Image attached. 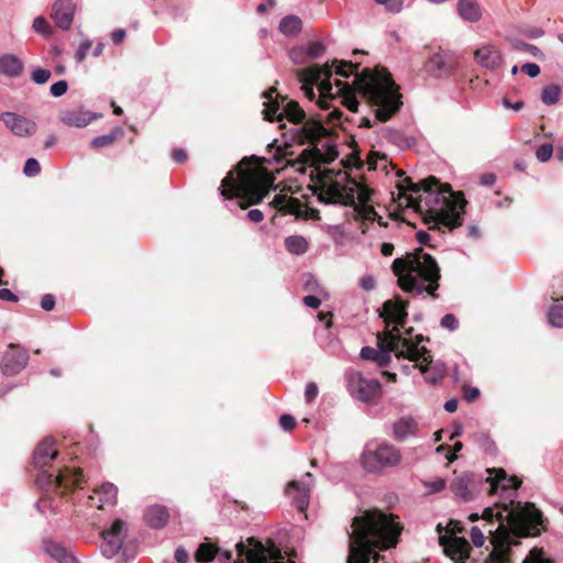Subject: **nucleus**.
Returning a JSON list of instances; mask_svg holds the SVG:
<instances>
[{"label":"nucleus","mask_w":563,"mask_h":563,"mask_svg":"<svg viewBox=\"0 0 563 563\" xmlns=\"http://www.w3.org/2000/svg\"><path fill=\"white\" fill-rule=\"evenodd\" d=\"M357 66L352 62H338L324 64L323 66L312 65L297 71V79L301 89L309 100L316 98L313 87L318 88V103L321 108H329V101L339 99L352 112H357L360 102L356 93L361 95L374 110L379 121H387L395 114L400 104V95L395 89V84L385 70H372L364 68L355 75L353 85L336 79L331 82L333 74L341 77H350Z\"/></svg>","instance_id":"nucleus-1"},{"label":"nucleus","mask_w":563,"mask_h":563,"mask_svg":"<svg viewBox=\"0 0 563 563\" xmlns=\"http://www.w3.org/2000/svg\"><path fill=\"white\" fill-rule=\"evenodd\" d=\"M543 522L542 512L531 503L518 504L515 509L503 504L501 508L484 510L482 525L471 528L470 538L476 548H482L488 539L489 553L484 563H511L520 539L540 534Z\"/></svg>","instance_id":"nucleus-2"},{"label":"nucleus","mask_w":563,"mask_h":563,"mask_svg":"<svg viewBox=\"0 0 563 563\" xmlns=\"http://www.w3.org/2000/svg\"><path fill=\"white\" fill-rule=\"evenodd\" d=\"M263 115L267 121L279 123L283 135H289V141L303 144L309 143L310 147L303 150L307 161L311 164H330L339 156L336 144L321 121L307 118L306 112L296 101H286L269 89L263 93Z\"/></svg>","instance_id":"nucleus-3"},{"label":"nucleus","mask_w":563,"mask_h":563,"mask_svg":"<svg viewBox=\"0 0 563 563\" xmlns=\"http://www.w3.org/2000/svg\"><path fill=\"white\" fill-rule=\"evenodd\" d=\"M397 188L407 206L417 212L427 213L434 224H443L450 229L461 225L466 200L461 194L453 192L451 189H440L434 177L424 179L420 184L405 177Z\"/></svg>","instance_id":"nucleus-4"},{"label":"nucleus","mask_w":563,"mask_h":563,"mask_svg":"<svg viewBox=\"0 0 563 563\" xmlns=\"http://www.w3.org/2000/svg\"><path fill=\"white\" fill-rule=\"evenodd\" d=\"M401 532L399 523L383 511L366 510L353 518L347 532V563H378L376 549L386 550L397 544Z\"/></svg>","instance_id":"nucleus-5"},{"label":"nucleus","mask_w":563,"mask_h":563,"mask_svg":"<svg viewBox=\"0 0 563 563\" xmlns=\"http://www.w3.org/2000/svg\"><path fill=\"white\" fill-rule=\"evenodd\" d=\"M391 268L404 291L415 296L427 294L432 298H438L440 267L435 258L423 250H417L394 260Z\"/></svg>","instance_id":"nucleus-6"},{"label":"nucleus","mask_w":563,"mask_h":563,"mask_svg":"<svg viewBox=\"0 0 563 563\" xmlns=\"http://www.w3.org/2000/svg\"><path fill=\"white\" fill-rule=\"evenodd\" d=\"M408 303L400 298L386 300L379 310V317L384 319L386 328L383 334L377 336L378 355L376 364L378 367H386L391 362V353L397 358H417L418 350H412L415 340L405 338L399 331L407 321Z\"/></svg>","instance_id":"nucleus-7"},{"label":"nucleus","mask_w":563,"mask_h":563,"mask_svg":"<svg viewBox=\"0 0 563 563\" xmlns=\"http://www.w3.org/2000/svg\"><path fill=\"white\" fill-rule=\"evenodd\" d=\"M273 187V177L265 170L251 166L244 157L235 170L228 173L219 188L220 195L227 199L233 197L241 200V209L260 203Z\"/></svg>","instance_id":"nucleus-8"},{"label":"nucleus","mask_w":563,"mask_h":563,"mask_svg":"<svg viewBox=\"0 0 563 563\" xmlns=\"http://www.w3.org/2000/svg\"><path fill=\"white\" fill-rule=\"evenodd\" d=\"M333 170L325 169L322 178L313 190L320 202L324 205L353 206L356 201L365 203L372 191L355 179L349 178L345 172L339 170L332 177Z\"/></svg>","instance_id":"nucleus-9"},{"label":"nucleus","mask_w":563,"mask_h":563,"mask_svg":"<svg viewBox=\"0 0 563 563\" xmlns=\"http://www.w3.org/2000/svg\"><path fill=\"white\" fill-rule=\"evenodd\" d=\"M487 473L492 475V472L487 470ZM510 481L506 477V474L503 470H499L496 472V476L492 477L488 476L484 481L482 477L475 475L474 473H463L461 475H457L453 478L451 483V489L455 497L463 501H471L474 499V488L477 483H482L484 486V489L493 495L497 494L499 489L503 490V493L507 494V497L510 499L509 504L511 505L514 503V498L516 497V492L510 486Z\"/></svg>","instance_id":"nucleus-10"},{"label":"nucleus","mask_w":563,"mask_h":563,"mask_svg":"<svg viewBox=\"0 0 563 563\" xmlns=\"http://www.w3.org/2000/svg\"><path fill=\"white\" fill-rule=\"evenodd\" d=\"M401 461V451L388 442L366 444L360 459L362 467L369 473H380L386 468H395L400 465Z\"/></svg>","instance_id":"nucleus-11"},{"label":"nucleus","mask_w":563,"mask_h":563,"mask_svg":"<svg viewBox=\"0 0 563 563\" xmlns=\"http://www.w3.org/2000/svg\"><path fill=\"white\" fill-rule=\"evenodd\" d=\"M424 341H428V339L423 335H416L412 350H418L419 356L417 358H409V361L416 363L415 367L420 369L426 382L437 384L443 378L445 369L443 364L432 361L429 350L421 345Z\"/></svg>","instance_id":"nucleus-12"},{"label":"nucleus","mask_w":563,"mask_h":563,"mask_svg":"<svg viewBox=\"0 0 563 563\" xmlns=\"http://www.w3.org/2000/svg\"><path fill=\"white\" fill-rule=\"evenodd\" d=\"M346 380L350 395L358 401L372 402L380 393V383L365 378L360 372L347 373Z\"/></svg>","instance_id":"nucleus-13"},{"label":"nucleus","mask_w":563,"mask_h":563,"mask_svg":"<svg viewBox=\"0 0 563 563\" xmlns=\"http://www.w3.org/2000/svg\"><path fill=\"white\" fill-rule=\"evenodd\" d=\"M314 483L313 474L307 472L300 479H292L285 486V495L300 512H305L309 506L310 492Z\"/></svg>","instance_id":"nucleus-14"},{"label":"nucleus","mask_w":563,"mask_h":563,"mask_svg":"<svg viewBox=\"0 0 563 563\" xmlns=\"http://www.w3.org/2000/svg\"><path fill=\"white\" fill-rule=\"evenodd\" d=\"M0 121L16 137L27 139L36 134L37 124L35 121L12 111L0 113Z\"/></svg>","instance_id":"nucleus-15"},{"label":"nucleus","mask_w":563,"mask_h":563,"mask_svg":"<svg viewBox=\"0 0 563 563\" xmlns=\"http://www.w3.org/2000/svg\"><path fill=\"white\" fill-rule=\"evenodd\" d=\"M84 474L78 468H65L54 475L47 471H41L37 475L36 482L41 486L55 485L56 487L71 488L78 486L82 481Z\"/></svg>","instance_id":"nucleus-16"},{"label":"nucleus","mask_w":563,"mask_h":563,"mask_svg":"<svg viewBox=\"0 0 563 563\" xmlns=\"http://www.w3.org/2000/svg\"><path fill=\"white\" fill-rule=\"evenodd\" d=\"M125 538V525L122 520L117 519L109 530L103 532V541L100 550L103 556L111 559L115 556L123 545Z\"/></svg>","instance_id":"nucleus-17"},{"label":"nucleus","mask_w":563,"mask_h":563,"mask_svg":"<svg viewBox=\"0 0 563 563\" xmlns=\"http://www.w3.org/2000/svg\"><path fill=\"white\" fill-rule=\"evenodd\" d=\"M29 353L24 347L10 344L1 361V372L5 376H14L25 368Z\"/></svg>","instance_id":"nucleus-18"},{"label":"nucleus","mask_w":563,"mask_h":563,"mask_svg":"<svg viewBox=\"0 0 563 563\" xmlns=\"http://www.w3.org/2000/svg\"><path fill=\"white\" fill-rule=\"evenodd\" d=\"M440 545L454 563H465L470 558L471 545L464 537L440 536Z\"/></svg>","instance_id":"nucleus-19"},{"label":"nucleus","mask_w":563,"mask_h":563,"mask_svg":"<svg viewBox=\"0 0 563 563\" xmlns=\"http://www.w3.org/2000/svg\"><path fill=\"white\" fill-rule=\"evenodd\" d=\"M76 5L71 0H58L52 7L51 18L62 30L70 29Z\"/></svg>","instance_id":"nucleus-20"},{"label":"nucleus","mask_w":563,"mask_h":563,"mask_svg":"<svg viewBox=\"0 0 563 563\" xmlns=\"http://www.w3.org/2000/svg\"><path fill=\"white\" fill-rule=\"evenodd\" d=\"M474 59L481 67L494 70L501 65L503 54L496 45L485 44L475 51Z\"/></svg>","instance_id":"nucleus-21"},{"label":"nucleus","mask_w":563,"mask_h":563,"mask_svg":"<svg viewBox=\"0 0 563 563\" xmlns=\"http://www.w3.org/2000/svg\"><path fill=\"white\" fill-rule=\"evenodd\" d=\"M100 117V113L92 112L84 108H77L63 112L60 114V121L67 126L86 128Z\"/></svg>","instance_id":"nucleus-22"},{"label":"nucleus","mask_w":563,"mask_h":563,"mask_svg":"<svg viewBox=\"0 0 563 563\" xmlns=\"http://www.w3.org/2000/svg\"><path fill=\"white\" fill-rule=\"evenodd\" d=\"M118 488L112 483H103L99 488L93 490L89 497L92 506L99 509H106L117 504Z\"/></svg>","instance_id":"nucleus-23"},{"label":"nucleus","mask_w":563,"mask_h":563,"mask_svg":"<svg viewBox=\"0 0 563 563\" xmlns=\"http://www.w3.org/2000/svg\"><path fill=\"white\" fill-rule=\"evenodd\" d=\"M427 67L432 76L440 78L451 74L454 63L451 54L439 52L429 58Z\"/></svg>","instance_id":"nucleus-24"},{"label":"nucleus","mask_w":563,"mask_h":563,"mask_svg":"<svg viewBox=\"0 0 563 563\" xmlns=\"http://www.w3.org/2000/svg\"><path fill=\"white\" fill-rule=\"evenodd\" d=\"M418 423L409 416L400 417L391 424V435L398 442H404L417 434Z\"/></svg>","instance_id":"nucleus-25"},{"label":"nucleus","mask_w":563,"mask_h":563,"mask_svg":"<svg viewBox=\"0 0 563 563\" xmlns=\"http://www.w3.org/2000/svg\"><path fill=\"white\" fill-rule=\"evenodd\" d=\"M24 71L23 60L15 54L0 55V74L7 78H19Z\"/></svg>","instance_id":"nucleus-26"},{"label":"nucleus","mask_w":563,"mask_h":563,"mask_svg":"<svg viewBox=\"0 0 563 563\" xmlns=\"http://www.w3.org/2000/svg\"><path fill=\"white\" fill-rule=\"evenodd\" d=\"M57 456L55 442L52 438H45L34 450L33 462L37 467H44Z\"/></svg>","instance_id":"nucleus-27"},{"label":"nucleus","mask_w":563,"mask_h":563,"mask_svg":"<svg viewBox=\"0 0 563 563\" xmlns=\"http://www.w3.org/2000/svg\"><path fill=\"white\" fill-rule=\"evenodd\" d=\"M456 11L459 16L467 23H477L483 18V9L477 0H459Z\"/></svg>","instance_id":"nucleus-28"},{"label":"nucleus","mask_w":563,"mask_h":563,"mask_svg":"<svg viewBox=\"0 0 563 563\" xmlns=\"http://www.w3.org/2000/svg\"><path fill=\"white\" fill-rule=\"evenodd\" d=\"M144 519L152 529H162L169 520V511L163 505H152L147 507Z\"/></svg>","instance_id":"nucleus-29"},{"label":"nucleus","mask_w":563,"mask_h":563,"mask_svg":"<svg viewBox=\"0 0 563 563\" xmlns=\"http://www.w3.org/2000/svg\"><path fill=\"white\" fill-rule=\"evenodd\" d=\"M43 549L48 556L56 560L58 563H77L74 553L58 543L45 541Z\"/></svg>","instance_id":"nucleus-30"},{"label":"nucleus","mask_w":563,"mask_h":563,"mask_svg":"<svg viewBox=\"0 0 563 563\" xmlns=\"http://www.w3.org/2000/svg\"><path fill=\"white\" fill-rule=\"evenodd\" d=\"M284 245L288 253L300 256L309 250L310 243L306 236L292 234L285 238Z\"/></svg>","instance_id":"nucleus-31"},{"label":"nucleus","mask_w":563,"mask_h":563,"mask_svg":"<svg viewBox=\"0 0 563 563\" xmlns=\"http://www.w3.org/2000/svg\"><path fill=\"white\" fill-rule=\"evenodd\" d=\"M302 27V22L299 16L290 14L283 18L279 22V31L288 37L296 36Z\"/></svg>","instance_id":"nucleus-32"},{"label":"nucleus","mask_w":563,"mask_h":563,"mask_svg":"<svg viewBox=\"0 0 563 563\" xmlns=\"http://www.w3.org/2000/svg\"><path fill=\"white\" fill-rule=\"evenodd\" d=\"M123 134L124 130L120 126H117L108 134L93 137L90 144L95 148L108 147L112 145L118 137L123 136Z\"/></svg>","instance_id":"nucleus-33"},{"label":"nucleus","mask_w":563,"mask_h":563,"mask_svg":"<svg viewBox=\"0 0 563 563\" xmlns=\"http://www.w3.org/2000/svg\"><path fill=\"white\" fill-rule=\"evenodd\" d=\"M218 552V547L210 542H202L195 552V560L199 563L211 562Z\"/></svg>","instance_id":"nucleus-34"},{"label":"nucleus","mask_w":563,"mask_h":563,"mask_svg":"<svg viewBox=\"0 0 563 563\" xmlns=\"http://www.w3.org/2000/svg\"><path fill=\"white\" fill-rule=\"evenodd\" d=\"M271 205L275 208H278L284 213H298V201L295 199H287V197L284 195H276Z\"/></svg>","instance_id":"nucleus-35"},{"label":"nucleus","mask_w":563,"mask_h":563,"mask_svg":"<svg viewBox=\"0 0 563 563\" xmlns=\"http://www.w3.org/2000/svg\"><path fill=\"white\" fill-rule=\"evenodd\" d=\"M387 140L399 148H409L416 143L413 137L408 136L398 130L388 131Z\"/></svg>","instance_id":"nucleus-36"},{"label":"nucleus","mask_w":563,"mask_h":563,"mask_svg":"<svg viewBox=\"0 0 563 563\" xmlns=\"http://www.w3.org/2000/svg\"><path fill=\"white\" fill-rule=\"evenodd\" d=\"M561 96V88L559 85L552 84L545 86L541 93V100L547 106H553L559 102Z\"/></svg>","instance_id":"nucleus-37"},{"label":"nucleus","mask_w":563,"mask_h":563,"mask_svg":"<svg viewBox=\"0 0 563 563\" xmlns=\"http://www.w3.org/2000/svg\"><path fill=\"white\" fill-rule=\"evenodd\" d=\"M522 563H554L542 549L533 548Z\"/></svg>","instance_id":"nucleus-38"},{"label":"nucleus","mask_w":563,"mask_h":563,"mask_svg":"<svg viewBox=\"0 0 563 563\" xmlns=\"http://www.w3.org/2000/svg\"><path fill=\"white\" fill-rule=\"evenodd\" d=\"M548 319L551 325L563 328V305H554L548 312Z\"/></svg>","instance_id":"nucleus-39"},{"label":"nucleus","mask_w":563,"mask_h":563,"mask_svg":"<svg viewBox=\"0 0 563 563\" xmlns=\"http://www.w3.org/2000/svg\"><path fill=\"white\" fill-rule=\"evenodd\" d=\"M512 47L516 51L527 53V54H529V55H531L533 57H541V56H543V53H542V51L539 47H537L536 45L522 42V41H514L512 42Z\"/></svg>","instance_id":"nucleus-40"},{"label":"nucleus","mask_w":563,"mask_h":563,"mask_svg":"<svg viewBox=\"0 0 563 563\" xmlns=\"http://www.w3.org/2000/svg\"><path fill=\"white\" fill-rule=\"evenodd\" d=\"M325 51V46L321 42H313L303 47V53L308 59L320 57Z\"/></svg>","instance_id":"nucleus-41"},{"label":"nucleus","mask_w":563,"mask_h":563,"mask_svg":"<svg viewBox=\"0 0 563 563\" xmlns=\"http://www.w3.org/2000/svg\"><path fill=\"white\" fill-rule=\"evenodd\" d=\"M51 76V70L42 67H36L31 73V79L36 85H43L47 82Z\"/></svg>","instance_id":"nucleus-42"},{"label":"nucleus","mask_w":563,"mask_h":563,"mask_svg":"<svg viewBox=\"0 0 563 563\" xmlns=\"http://www.w3.org/2000/svg\"><path fill=\"white\" fill-rule=\"evenodd\" d=\"M376 3L385 7V9L393 13H398L402 10L404 0H374Z\"/></svg>","instance_id":"nucleus-43"},{"label":"nucleus","mask_w":563,"mask_h":563,"mask_svg":"<svg viewBox=\"0 0 563 563\" xmlns=\"http://www.w3.org/2000/svg\"><path fill=\"white\" fill-rule=\"evenodd\" d=\"M553 154V146L549 143L542 144L538 147L536 152V156L539 162L545 163L548 162Z\"/></svg>","instance_id":"nucleus-44"},{"label":"nucleus","mask_w":563,"mask_h":563,"mask_svg":"<svg viewBox=\"0 0 563 563\" xmlns=\"http://www.w3.org/2000/svg\"><path fill=\"white\" fill-rule=\"evenodd\" d=\"M41 170V167H40V163L36 158H27L25 164H24V167H23V173L27 176V177H34L36 176Z\"/></svg>","instance_id":"nucleus-45"},{"label":"nucleus","mask_w":563,"mask_h":563,"mask_svg":"<svg viewBox=\"0 0 563 563\" xmlns=\"http://www.w3.org/2000/svg\"><path fill=\"white\" fill-rule=\"evenodd\" d=\"M32 27L38 34H42V35L51 34L49 25H48L46 19L43 16H36L33 20Z\"/></svg>","instance_id":"nucleus-46"},{"label":"nucleus","mask_w":563,"mask_h":563,"mask_svg":"<svg viewBox=\"0 0 563 563\" xmlns=\"http://www.w3.org/2000/svg\"><path fill=\"white\" fill-rule=\"evenodd\" d=\"M68 89V84L66 80L62 79L56 82H54L49 92L53 97L58 98L66 93Z\"/></svg>","instance_id":"nucleus-47"},{"label":"nucleus","mask_w":563,"mask_h":563,"mask_svg":"<svg viewBox=\"0 0 563 563\" xmlns=\"http://www.w3.org/2000/svg\"><path fill=\"white\" fill-rule=\"evenodd\" d=\"M91 46H92V42L90 40H85L84 42L80 43L79 47L77 48V51L75 53V58H76L77 63H81L86 58Z\"/></svg>","instance_id":"nucleus-48"},{"label":"nucleus","mask_w":563,"mask_h":563,"mask_svg":"<svg viewBox=\"0 0 563 563\" xmlns=\"http://www.w3.org/2000/svg\"><path fill=\"white\" fill-rule=\"evenodd\" d=\"M440 324L442 328L449 329L450 331H454L459 327V321L454 314L446 313L441 318Z\"/></svg>","instance_id":"nucleus-49"},{"label":"nucleus","mask_w":563,"mask_h":563,"mask_svg":"<svg viewBox=\"0 0 563 563\" xmlns=\"http://www.w3.org/2000/svg\"><path fill=\"white\" fill-rule=\"evenodd\" d=\"M279 424L285 431H291L296 427V419L291 415L284 413L279 418Z\"/></svg>","instance_id":"nucleus-50"},{"label":"nucleus","mask_w":563,"mask_h":563,"mask_svg":"<svg viewBox=\"0 0 563 563\" xmlns=\"http://www.w3.org/2000/svg\"><path fill=\"white\" fill-rule=\"evenodd\" d=\"M318 386L316 383L313 382H310L306 385V388H305V400L310 404L312 402L316 397L318 396Z\"/></svg>","instance_id":"nucleus-51"},{"label":"nucleus","mask_w":563,"mask_h":563,"mask_svg":"<svg viewBox=\"0 0 563 563\" xmlns=\"http://www.w3.org/2000/svg\"><path fill=\"white\" fill-rule=\"evenodd\" d=\"M358 285L362 289L371 291L376 288V279L373 275H365L360 279Z\"/></svg>","instance_id":"nucleus-52"},{"label":"nucleus","mask_w":563,"mask_h":563,"mask_svg":"<svg viewBox=\"0 0 563 563\" xmlns=\"http://www.w3.org/2000/svg\"><path fill=\"white\" fill-rule=\"evenodd\" d=\"M479 396V389L477 387L464 386L463 387V398L467 402H473Z\"/></svg>","instance_id":"nucleus-53"},{"label":"nucleus","mask_w":563,"mask_h":563,"mask_svg":"<svg viewBox=\"0 0 563 563\" xmlns=\"http://www.w3.org/2000/svg\"><path fill=\"white\" fill-rule=\"evenodd\" d=\"M302 280H303V288L307 291H316V289L319 286L317 279L311 274H305L302 276Z\"/></svg>","instance_id":"nucleus-54"},{"label":"nucleus","mask_w":563,"mask_h":563,"mask_svg":"<svg viewBox=\"0 0 563 563\" xmlns=\"http://www.w3.org/2000/svg\"><path fill=\"white\" fill-rule=\"evenodd\" d=\"M378 355V349H374L372 346H364L361 350V357L366 361L376 362Z\"/></svg>","instance_id":"nucleus-55"},{"label":"nucleus","mask_w":563,"mask_h":563,"mask_svg":"<svg viewBox=\"0 0 563 563\" xmlns=\"http://www.w3.org/2000/svg\"><path fill=\"white\" fill-rule=\"evenodd\" d=\"M521 70L529 76L530 78H534L540 74L539 65L534 63H526L521 66Z\"/></svg>","instance_id":"nucleus-56"},{"label":"nucleus","mask_w":563,"mask_h":563,"mask_svg":"<svg viewBox=\"0 0 563 563\" xmlns=\"http://www.w3.org/2000/svg\"><path fill=\"white\" fill-rule=\"evenodd\" d=\"M290 59L295 63V64H301L305 62V59L307 58L305 53H303V46L301 47H296V48H292L290 51Z\"/></svg>","instance_id":"nucleus-57"},{"label":"nucleus","mask_w":563,"mask_h":563,"mask_svg":"<svg viewBox=\"0 0 563 563\" xmlns=\"http://www.w3.org/2000/svg\"><path fill=\"white\" fill-rule=\"evenodd\" d=\"M41 307L45 311H51L55 307V297L51 294H46L41 299Z\"/></svg>","instance_id":"nucleus-58"},{"label":"nucleus","mask_w":563,"mask_h":563,"mask_svg":"<svg viewBox=\"0 0 563 563\" xmlns=\"http://www.w3.org/2000/svg\"><path fill=\"white\" fill-rule=\"evenodd\" d=\"M430 493H439L445 487V481L442 478H435L427 484Z\"/></svg>","instance_id":"nucleus-59"},{"label":"nucleus","mask_w":563,"mask_h":563,"mask_svg":"<svg viewBox=\"0 0 563 563\" xmlns=\"http://www.w3.org/2000/svg\"><path fill=\"white\" fill-rule=\"evenodd\" d=\"M174 556L178 563H187L189 558L188 552L184 547L176 548Z\"/></svg>","instance_id":"nucleus-60"},{"label":"nucleus","mask_w":563,"mask_h":563,"mask_svg":"<svg viewBox=\"0 0 563 563\" xmlns=\"http://www.w3.org/2000/svg\"><path fill=\"white\" fill-rule=\"evenodd\" d=\"M302 301L307 307L312 308V309H318L321 305V300L318 297L312 296V295L305 296Z\"/></svg>","instance_id":"nucleus-61"},{"label":"nucleus","mask_w":563,"mask_h":563,"mask_svg":"<svg viewBox=\"0 0 563 563\" xmlns=\"http://www.w3.org/2000/svg\"><path fill=\"white\" fill-rule=\"evenodd\" d=\"M247 219L251 222L260 223L264 219V213L260 209H251L247 212Z\"/></svg>","instance_id":"nucleus-62"},{"label":"nucleus","mask_w":563,"mask_h":563,"mask_svg":"<svg viewBox=\"0 0 563 563\" xmlns=\"http://www.w3.org/2000/svg\"><path fill=\"white\" fill-rule=\"evenodd\" d=\"M0 299L9 302H16L18 296L14 295L10 289L2 288L0 289Z\"/></svg>","instance_id":"nucleus-63"},{"label":"nucleus","mask_w":563,"mask_h":563,"mask_svg":"<svg viewBox=\"0 0 563 563\" xmlns=\"http://www.w3.org/2000/svg\"><path fill=\"white\" fill-rule=\"evenodd\" d=\"M173 159L178 164H183L187 159V154L183 150H179V148L174 150L173 151Z\"/></svg>","instance_id":"nucleus-64"}]
</instances>
